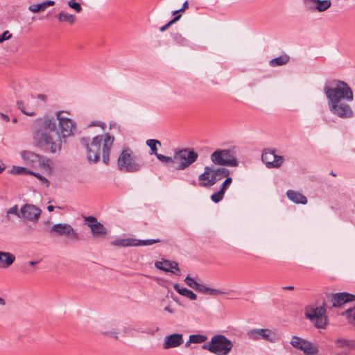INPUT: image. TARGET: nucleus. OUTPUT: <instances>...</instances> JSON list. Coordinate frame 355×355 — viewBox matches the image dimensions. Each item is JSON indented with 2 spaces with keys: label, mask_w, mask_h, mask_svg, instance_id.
I'll return each instance as SVG.
<instances>
[{
  "label": "nucleus",
  "mask_w": 355,
  "mask_h": 355,
  "mask_svg": "<svg viewBox=\"0 0 355 355\" xmlns=\"http://www.w3.org/2000/svg\"><path fill=\"white\" fill-rule=\"evenodd\" d=\"M323 91L328 101L329 110L333 114L340 119L354 116V112L347 103L354 99L353 92L347 83L334 80L325 84Z\"/></svg>",
  "instance_id": "1"
},
{
  "label": "nucleus",
  "mask_w": 355,
  "mask_h": 355,
  "mask_svg": "<svg viewBox=\"0 0 355 355\" xmlns=\"http://www.w3.org/2000/svg\"><path fill=\"white\" fill-rule=\"evenodd\" d=\"M37 128L33 132V137L38 146L47 148L55 153L61 150L62 140L57 130L56 122L49 116L38 118L35 121Z\"/></svg>",
  "instance_id": "2"
},
{
  "label": "nucleus",
  "mask_w": 355,
  "mask_h": 355,
  "mask_svg": "<svg viewBox=\"0 0 355 355\" xmlns=\"http://www.w3.org/2000/svg\"><path fill=\"white\" fill-rule=\"evenodd\" d=\"M114 140V137L109 133L97 135L89 143L87 139L83 138L81 142L86 147L88 161L92 163L97 162L101 153L103 163L108 164L110 150Z\"/></svg>",
  "instance_id": "3"
},
{
  "label": "nucleus",
  "mask_w": 355,
  "mask_h": 355,
  "mask_svg": "<svg viewBox=\"0 0 355 355\" xmlns=\"http://www.w3.org/2000/svg\"><path fill=\"white\" fill-rule=\"evenodd\" d=\"M232 347V342L223 334L213 336L209 343L202 346L203 349L216 355H227Z\"/></svg>",
  "instance_id": "4"
},
{
  "label": "nucleus",
  "mask_w": 355,
  "mask_h": 355,
  "mask_svg": "<svg viewBox=\"0 0 355 355\" xmlns=\"http://www.w3.org/2000/svg\"><path fill=\"white\" fill-rule=\"evenodd\" d=\"M326 304L324 302L320 306L313 305L305 309V317L309 319L318 329H324L328 324V318L326 315Z\"/></svg>",
  "instance_id": "5"
},
{
  "label": "nucleus",
  "mask_w": 355,
  "mask_h": 355,
  "mask_svg": "<svg viewBox=\"0 0 355 355\" xmlns=\"http://www.w3.org/2000/svg\"><path fill=\"white\" fill-rule=\"evenodd\" d=\"M118 168L121 171L135 173L141 168V164L137 161L133 151L125 148L120 153L117 160Z\"/></svg>",
  "instance_id": "6"
},
{
  "label": "nucleus",
  "mask_w": 355,
  "mask_h": 355,
  "mask_svg": "<svg viewBox=\"0 0 355 355\" xmlns=\"http://www.w3.org/2000/svg\"><path fill=\"white\" fill-rule=\"evenodd\" d=\"M210 159L214 164L220 166H237L239 164L234 152L229 149L215 150Z\"/></svg>",
  "instance_id": "7"
},
{
  "label": "nucleus",
  "mask_w": 355,
  "mask_h": 355,
  "mask_svg": "<svg viewBox=\"0 0 355 355\" xmlns=\"http://www.w3.org/2000/svg\"><path fill=\"white\" fill-rule=\"evenodd\" d=\"M198 157L197 152L189 148H183L174 153V159L179 162L178 170H184L194 163Z\"/></svg>",
  "instance_id": "8"
},
{
  "label": "nucleus",
  "mask_w": 355,
  "mask_h": 355,
  "mask_svg": "<svg viewBox=\"0 0 355 355\" xmlns=\"http://www.w3.org/2000/svg\"><path fill=\"white\" fill-rule=\"evenodd\" d=\"M66 114H69V113L64 111H58L55 114L59 121L60 133L64 138L72 135L76 130L75 122Z\"/></svg>",
  "instance_id": "9"
},
{
  "label": "nucleus",
  "mask_w": 355,
  "mask_h": 355,
  "mask_svg": "<svg viewBox=\"0 0 355 355\" xmlns=\"http://www.w3.org/2000/svg\"><path fill=\"white\" fill-rule=\"evenodd\" d=\"M246 335L248 339L254 341L263 340L273 343L279 339L277 333L274 330L269 329H252L248 331Z\"/></svg>",
  "instance_id": "10"
},
{
  "label": "nucleus",
  "mask_w": 355,
  "mask_h": 355,
  "mask_svg": "<svg viewBox=\"0 0 355 355\" xmlns=\"http://www.w3.org/2000/svg\"><path fill=\"white\" fill-rule=\"evenodd\" d=\"M290 343L295 349L302 351L304 355H316L318 353L316 345L302 338L293 336Z\"/></svg>",
  "instance_id": "11"
},
{
  "label": "nucleus",
  "mask_w": 355,
  "mask_h": 355,
  "mask_svg": "<svg viewBox=\"0 0 355 355\" xmlns=\"http://www.w3.org/2000/svg\"><path fill=\"white\" fill-rule=\"evenodd\" d=\"M50 232L59 236H66L71 240H79V235L76 230L68 223H57L50 228Z\"/></svg>",
  "instance_id": "12"
},
{
  "label": "nucleus",
  "mask_w": 355,
  "mask_h": 355,
  "mask_svg": "<svg viewBox=\"0 0 355 355\" xmlns=\"http://www.w3.org/2000/svg\"><path fill=\"white\" fill-rule=\"evenodd\" d=\"M261 159L267 168H279L284 162L282 156L277 155L275 150L266 149L261 155Z\"/></svg>",
  "instance_id": "13"
},
{
  "label": "nucleus",
  "mask_w": 355,
  "mask_h": 355,
  "mask_svg": "<svg viewBox=\"0 0 355 355\" xmlns=\"http://www.w3.org/2000/svg\"><path fill=\"white\" fill-rule=\"evenodd\" d=\"M21 218L25 220L36 222L38 220L41 209L31 204H25L20 209Z\"/></svg>",
  "instance_id": "14"
},
{
  "label": "nucleus",
  "mask_w": 355,
  "mask_h": 355,
  "mask_svg": "<svg viewBox=\"0 0 355 355\" xmlns=\"http://www.w3.org/2000/svg\"><path fill=\"white\" fill-rule=\"evenodd\" d=\"M21 157L27 164L33 165L35 164L39 163L42 164L44 168H50L49 159H46L42 156L32 151L23 150L21 153Z\"/></svg>",
  "instance_id": "15"
},
{
  "label": "nucleus",
  "mask_w": 355,
  "mask_h": 355,
  "mask_svg": "<svg viewBox=\"0 0 355 355\" xmlns=\"http://www.w3.org/2000/svg\"><path fill=\"white\" fill-rule=\"evenodd\" d=\"M199 184L203 187H210L216 183V178L212 171V166L205 167L204 172L198 177Z\"/></svg>",
  "instance_id": "16"
},
{
  "label": "nucleus",
  "mask_w": 355,
  "mask_h": 355,
  "mask_svg": "<svg viewBox=\"0 0 355 355\" xmlns=\"http://www.w3.org/2000/svg\"><path fill=\"white\" fill-rule=\"evenodd\" d=\"M333 307H340L344 304L355 300V295L348 293H338L329 295Z\"/></svg>",
  "instance_id": "17"
},
{
  "label": "nucleus",
  "mask_w": 355,
  "mask_h": 355,
  "mask_svg": "<svg viewBox=\"0 0 355 355\" xmlns=\"http://www.w3.org/2000/svg\"><path fill=\"white\" fill-rule=\"evenodd\" d=\"M183 343V335L182 334H173L165 336L162 347L164 349L175 348L180 346Z\"/></svg>",
  "instance_id": "18"
},
{
  "label": "nucleus",
  "mask_w": 355,
  "mask_h": 355,
  "mask_svg": "<svg viewBox=\"0 0 355 355\" xmlns=\"http://www.w3.org/2000/svg\"><path fill=\"white\" fill-rule=\"evenodd\" d=\"M155 266L157 268L163 271L170 272L176 275H180V269L176 261L165 259L155 262Z\"/></svg>",
  "instance_id": "19"
},
{
  "label": "nucleus",
  "mask_w": 355,
  "mask_h": 355,
  "mask_svg": "<svg viewBox=\"0 0 355 355\" xmlns=\"http://www.w3.org/2000/svg\"><path fill=\"white\" fill-rule=\"evenodd\" d=\"M304 3L309 9L319 12L327 10L331 5L330 0H304Z\"/></svg>",
  "instance_id": "20"
},
{
  "label": "nucleus",
  "mask_w": 355,
  "mask_h": 355,
  "mask_svg": "<svg viewBox=\"0 0 355 355\" xmlns=\"http://www.w3.org/2000/svg\"><path fill=\"white\" fill-rule=\"evenodd\" d=\"M87 225L91 229L94 237H104L107 234L106 228L99 222L96 223H87Z\"/></svg>",
  "instance_id": "21"
},
{
  "label": "nucleus",
  "mask_w": 355,
  "mask_h": 355,
  "mask_svg": "<svg viewBox=\"0 0 355 355\" xmlns=\"http://www.w3.org/2000/svg\"><path fill=\"white\" fill-rule=\"evenodd\" d=\"M286 196L291 201L296 204L306 205L308 202L305 196L294 190H288Z\"/></svg>",
  "instance_id": "22"
},
{
  "label": "nucleus",
  "mask_w": 355,
  "mask_h": 355,
  "mask_svg": "<svg viewBox=\"0 0 355 355\" xmlns=\"http://www.w3.org/2000/svg\"><path fill=\"white\" fill-rule=\"evenodd\" d=\"M15 257L10 252L0 251V267L8 268L15 261Z\"/></svg>",
  "instance_id": "23"
},
{
  "label": "nucleus",
  "mask_w": 355,
  "mask_h": 355,
  "mask_svg": "<svg viewBox=\"0 0 355 355\" xmlns=\"http://www.w3.org/2000/svg\"><path fill=\"white\" fill-rule=\"evenodd\" d=\"M174 289L181 295L184 296L191 300H196L197 295L192 291L184 287H180L178 284L173 286Z\"/></svg>",
  "instance_id": "24"
},
{
  "label": "nucleus",
  "mask_w": 355,
  "mask_h": 355,
  "mask_svg": "<svg viewBox=\"0 0 355 355\" xmlns=\"http://www.w3.org/2000/svg\"><path fill=\"white\" fill-rule=\"evenodd\" d=\"M196 291H198L200 293H204V294L208 293L211 295H218L225 293V292H224L223 291L209 288V287H207L205 285L200 284H199L198 287L196 288Z\"/></svg>",
  "instance_id": "25"
},
{
  "label": "nucleus",
  "mask_w": 355,
  "mask_h": 355,
  "mask_svg": "<svg viewBox=\"0 0 355 355\" xmlns=\"http://www.w3.org/2000/svg\"><path fill=\"white\" fill-rule=\"evenodd\" d=\"M135 239H119L111 242V245L119 247L134 246L136 243Z\"/></svg>",
  "instance_id": "26"
},
{
  "label": "nucleus",
  "mask_w": 355,
  "mask_h": 355,
  "mask_svg": "<svg viewBox=\"0 0 355 355\" xmlns=\"http://www.w3.org/2000/svg\"><path fill=\"white\" fill-rule=\"evenodd\" d=\"M212 171L214 178H216V182L223 178H227L230 175V171L225 168L220 167L216 168L214 166H212Z\"/></svg>",
  "instance_id": "27"
},
{
  "label": "nucleus",
  "mask_w": 355,
  "mask_h": 355,
  "mask_svg": "<svg viewBox=\"0 0 355 355\" xmlns=\"http://www.w3.org/2000/svg\"><path fill=\"white\" fill-rule=\"evenodd\" d=\"M289 61V57L284 54L277 58H273L270 61V64L272 67H277L286 64Z\"/></svg>",
  "instance_id": "28"
},
{
  "label": "nucleus",
  "mask_w": 355,
  "mask_h": 355,
  "mask_svg": "<svg viewBox=\"0 0 355 355\" xmlns=\"http://www.w3.org/2000/svg\"><path fill=\"white\" fill-rule=\"evenodd\" d=\"M146 145L150 148V155H155L157 156L159 153H157V146H161V142L157 139H148L146 141Z\"/></svg>",
  "instance_id": "29"
},
{
  "label": "nucleus",
  "mask_w": 355,
  "mask_h": 355,
  "mask_svg": "<svg viewBox=\"0 0 355 355\" xmlns=\"http://www.w3.org/2000/svg\"><path fill=\"white\" fill-rule=\"evenodd\" d=\"M17 105L18 109L24 114L29 116H33L36 115L34 111H31L28 110V106L25 104V103L23 101H17Z\"/></svg>",
  "instance_id": "30"
},
{
  "label": "nucleus",
  "mask_w": 355,
  "mask_h": 355,
  "mask_svg": "<svg viewBox=\"0 0 355 355\" xmlns=\"http://www.w3.org/2000/svg\"><path fill=\"white\" fill-rule=\"evenodd\" d=\"M58 19L60 21H67L73 24L76 20V17L73 15L61 12L58 15Z\"/></svg>",
  "instance_id": "31"
},
{
  "label": "nucleus",
  "mask_w": 355,
  "mask_h": 355,
  "mask_svg": "<svg viewBox=\"0 0 355 355\" xmlns=\"http://www.w3.org/2000/svg\"><path fill=\"white\" fill-rule=\"evenodd\" d=\"M207 340V336L202 334H192L190 335V342L195 344H200L205 343Z\"/></svg>",
  "instance_id": "32"
},
{
  "label": "nucleus",
  "mask_w": 355,
  "mask_h": 355,
  "mask_svg": "<svg viewBox=\"0 0 355 355\" xmlns=\"http://www.w3.org/2000/svg\"><path fill=\"white\" fill-rule=\"evenodd\" d=\"M10 173L15 175L21 174H31V171H28L26 168L22 166H13L10 171Z\"/></svg>",
  "instance_id": "33"
},
{
  "label": "nucleus",
  "mask_w": 355,
  "mask_h": 355,
  "mask_svg": "<svg viewBox=\"0 0 355 355\" xmlns=\"http://www.w3.org/2000/svg\"><path fill=\"white\" fill-rule=\"evenodd\" d=\"M11 215H15V216H17L18 218H21L20 209H19L17 205H15L6 211V217L8 220H10Z\"/></svg>",
  "instance_id": "34"
},
{
  "label": "nucleus",
  "mask_w": 355,
  "mask_h": 355,
  "mask_svg": "<svg viewBox=\"0 0 355 355\" xmlns=\"http://www.w3.org/2000/svg\"><path fill=\"white\" fill-rule=\"evenodd\" d=\"M161 242L160 239H146V240H138L135 239V245L134 246L139 245H150L155 243Z\"/></svg>",
  "instance_id": "35"
},
{
  "label": "nucleus",
  "mask_w": 355,
  "mask_h": 355,
  "mask_svg": "<svg viewBox=\"0 0 355 355\" xmlns=\"http://www.w3.org/2000/svg\"><path fill=\"white\" fill-rule=\"evenodd\" d=\"M345 313L348 322L355 327V306L353 309H347Z\"/></svg>",
  "instance_id": "36"
},
{
  "label": "nucleus",
  "mask_w": 355,
  "mask_h": 355,
  "mask_svg": "<svg viewBox=\"0 0 355 355\" xmlns=\"http://www.w3.org/2000/svg\"><path fill=\"white\" fill-rule=\"evenodd\" d=\"M156 157L161 162H162L165 164H170L173 163L175 161V159H174V157H168V156L159 154V153L158 155H157Z\"/></svg>",
  "instance_id": "37"
},
{
  "label": "nucleus",
  "mask_w": 355,
  "mask_h": 355,
  "mask_svg": "<svg viewBox=\"0 0 355 355\" xmlns=\"http://www.w3.org/2000/svg\"><path fill=\"white\" fill-rule=\"evenodd\" d=\"M46 9L45 4L44 2L37 4H32L29 6L28 10L33 12H38L41 10Z\"/></svg>",
  "instance_id": "38"
},
{
  "label": "nucleus",
  "mask_w": 355,
  "mask_h": 355,
  "mask_svg": "<svg viewBox=\"0 0 355 355\" xmlns=\"http://www.w3.org/2000/svg\"><path fill=\"white\" fill-rule=\"evenodd\" d=\"M224 194H225V192H223L222 190L220 189V191L213 193L211 196V199L213 202H216V203H218L219 202L220 200H222V199L224 197Z\"/></svg>",
  "instance_id": "39"
},
{
  "label": "nucleus",
  "mask_w": 355,
  "mask_h": 355,
  "mask_svg": "<svg viewBox=\"0 0 355 355\" xmlns=\"http://www.w3.org/2000/svg\"><path fill=\"white\" fill-rule=\"evenodd\" d=\"M184 282L186 284L189 286L190 288L196 290V288L198 287L199 283H198L195 279H193L192 277H191L189 275L187 276V277L184 279Z\"/></svg>",
  "instance_id": "40"
},
{
  "label": "nucleus",
  "mask_w": 355,
  "mask_h": 355,
  "mask_svg": "<svg viewBox=\"0 0 355 355\" xmlns=\"http://www.w3.org/2000/svg\"><path fill=\"white\" fill-rule=\"evenodd\" d=\"M181 17V15L175 16L173 19H172L170 21H168L166 24L159 28V31L162 32L165 31L168 29L173 24L176 22Z\"/></svg>",
  "instance_id": "41"
},
{
  "label": "nucleus",
  "mask_w": 355,
  "mask_h": 355,
  "mask_svg": "<svg viewBox=\"0 0 355 355\" xmlns=\"http://www.w3.org/2000/svg\"><path fill=\"white\" fill-rule=\"evenodd\" d=\"M232 182V178L227 177L226 180L223 182L220 190L225 193V191L228 189Z\"/></svg>",
  "instance_id": "42"
},
{
  "label": "nucleus",
  "mask_w": 355,
  "mask_h": 355,
  "mask_svg": "<svg viewBox=\"0 0 355 355\" xmlns=\"http://www.w3.org/2000/svg\"><path fill=\"white\" fill-rule=\"evenodd\" d=\"M31 175H34L35 177L37 178L43 184H45L46 187H49V181L42 175H41L40 173H35L31 171Z\"/></svg>",
  "instance_id": "43"
},
{
  "label": "nucleus",
  "mask_w": 355,
  "mask_h": 355,
  "mask_svg": "<svg viewBox=\"0 0 355 355\" xmlns=\"http://www.w3.org/2000/svg\"><path fill=\"white\" fill-rule=\"evenodd\" d=\"M68 6L73 9L76 12L79 13L82 11V7L79 3L73 2V3H68Z\"/></svg>",
  "instance_id": "44"
},
{
  "label": "nucleus",
  "mask_w": 355,
  "mask_h": 355,
  "mask_svg": "<svg viewBox=\"0 0 355 355\" xmlns=\"http://www.w3.org/2000/svg\"><path fill=\"white\" fill-rule=\"evenodd\" d=\"M11 37L12 34L10 33L8 31H4L1 35H0V43H3L4 41L9 40Z\"/></svg>",
  "instance_id": "45"
},
{
  "label": "nucleus",
  "mask_w": 355,
  "mask_h": 355,
  "mask_svg": "<svg viewBox=\"0 0 355 355\" xmlns=\"http://www.w3.org/2000/svg\"><path fill=\"white\" fill-rule=\"evenodd\" d=\"M335 343L338 347H342L348 345V340L343 338H338L335 340Z\"/></svg>",
  "instance_id": "46"
},
{
  "label": "nucleus",
  "mask_w": 355,
  "mask_h": 355,
  "mask_svg": "<svg viewBox=\"0 0 355 355\" xmlns=\"http://www.w3.org/2000/svg\"><path fill=\"white\" fill-rule=\"evenodd\" d=\"M102 334L105 336H110V337L117 339L119 332H117L116 331H102Z\"/></svg>",
  "instance_id": "47"
},
{
  "label": "nucleus",
  "mask_w": 355,
  "mask_h": 355,
  "mask_svg": "<svg viewBox=\"0 0 355 355\" xmlns=\"http://www.w3.org/2000/svg\"><path fill=\"white\" fill-rule=\"evenodd\" d=\"M188 7H189V3H188V1H187L183 3L182 7L180 9L174 11L173 12V14L175 15V14L178 13L179 12H184L187 8H188Z\"/></svg>",
  "instance_id": "48"
},
{
  "label": "nucleus",
  "mask_w": 355,
  "mask_h": 355,
  "mask_svg": "<svg viewBox=\"0 0 355 355\" xmlns=\"http://www.w3.org/2000/svg\"><path fill=\"white\" fill-rule=\"evenodd\" d=\"M85 220L87 223H98L96 218L94 216L85 217Z\"/></svg>",
  "instance_id": "49"
},
{
  "label": "nucleus",
  "mask_w": 355,
  "mask_h": 355,
  "mask_svg": "<svg viewBox=\"0 0 355 355\" xmlns=\"http://www.w3.org/2000/svg\"><path fill=\"white\" fill-rule=\"evenodd\" d=\"M0 117L5 121L8 122L10 121V117L8 115L3 114L2 112L0 113Z\"/></svg>",
  "instance_id": "50"
},
{
  "label": "nucleus",
  "mask_w": 355,
  "mask_h": 355,
  "mask_svg": "<svg viewBox=\"0 0 355 355\" xmlns=\"http://www.w3.org/2000/svg\"><path fill=\"white\" fill-rule=\"evenodd\" d=\"M44 4H45V7L46 8L47 6H53L55 4V1H44Z\"/></svg>",
  "instance_id": "51"
},
{
  "label": "nucleus",
  "mask_w": 355,
  "mask_h": 355,
  "mask_svg": "<svg viewBox=\"0 0 355 355\" xmlns=\"http://www.w3.org/2000/svg\"><path fill=\"white\" fill-rule=\"evenodd\" d=\"M282 289L293 291L294 289V287L293 286H284L282 287Z\"/></svg>",
  "instance_id": "52"
},
{
  "label": "nucleus",
  "mask_w": 355,
  "mask_h": 355,
  "mask_svg": "<svg viewBox=\"0 0 355 355\" xmlns=\"http://www.w3.org/2000/svg\"><path fill=\"white\" fill-rule=\"evenodd\" d=\"M164 309H165V311H166L171 313H173L174 312V311L169 306H166Z\"/></svg>",
  "instance_id": "53"
},
{
  "label": "nucleus",
  "mask_w": 355,
  "mask_h": 355,
  "mask_svg": "<svg viewBox=\"0 0 355 355\" xmlns=\"http://www.w3.org/2000/svg\"><path fill=\"white\" fill-rule=\"evenodd\" d=\"M5 168H6V166H5L4 164L0 163V173L1 172H3Z\"/></svg>",
  "instance_id": "54"
},
{
  "label": "nucleus",
  "mask_w": 355,
  "mask_h": 355,
  "mask_svg": "<svg viewBox=\"0 0 355 355\" xmlns=\"http://www.w3.org/2000/svg\"><path fill=\"white\" fill-rule=\"evenodd\" d=\"M6 304V300L0 297V305L5 306Z\"/></svg>",
  "instance_id": "55"
},
{
  "label": "nucleus",
  "mask_w": 355,
  "mask_h": 355,
  "mask_svg": "<svg viewBox=\"0 0 355 355\" xmlns=\"http://www.w3.org/2000/svg\"><path fill=\"white\" fill-rule=\"evenodd\" d=\"M37 98L42 101H45L46 100V96L45 95H43V94H40L38 95Z\"/></svg>",
  "instance_id": "56"
},
{
  "label": "nucleus",
  "mask_w": 355,
  "mask_h": 355,
  "mask_svg": "<svg viewBox=\"0 0 355 355\" xmlns=\"http://www.w3.org/2000/svg\"><path fill=\"white\" fill-rule=\"evenodd\" d=\"M191 343H193V342H190V337H189V340L185 343V347H189Z\"/></svg>",
  "instance_id": "57"
},
{
  "label": "nucleus",
  "mask_w": 355,
  "mask_h": 355,
  "mask_svg": "<svg viewBox=\"0 0 355 355\" xmlns=\"http://www.w3.org/2000/svg\"><path fill=\"white\" fill-rule=\"evenodd\" d=\"M47 209L49 211H53L54 210V207L53 205H49L47 207Z\"/></svg>",
  "instance_id": "58"
},
{
  "label": "nucleus",
  "mask_w": 355,
  "mask_h": 355,
  "mask_svg": "<svg viewBox=\"0 0 355 355\" xmlns=\"http://www.w3.org/2000/svg\"><path fill=\"white\" fill-rule=\"evenodd\" d=\"M98 125L104 129V128L105 126V124L104 123H102V122H98Z\"/></svg>",
  "instance_id": "59"
},
{
  "label": "nucleus",
  "mask_w": 355,
  "mask_h": 355,
  "mask_svg": "<svg viewBox=\"0 0 355 355\" xmlns=\"http://www.w3.org/2000/svg\"><path fill=\"white\" fill-rule=\"evenodd\" d=\"M37 263V262H36V261H29V263H29V265H31V266H35Z\"/></svg>",
  "instance_id": "60"
},
{
  "label": "nucleus",
  "mask_w": 355,
  "mask_h": 355,
  "mask_svg": "<svg viewBox=\"0 0 355 355\" xmlns=\"http://www.w3.org/2000/svg\"><path fill=\"white\" fill-rule=\"evenodd\" d=\"M114 126H115V123H110V129H111V128H113V127H114Z\"/></svg>",
  "instance_id": "61"
},
{
  "label": "nucleus",
  "mask_w": 355,
  "mask_h": 355,
  "mask_svg": "<svg viewBox=\"0 0 355 355\" xmlns=\"http://www.w3.org/2000/svg\"><path fill=\"white\" fill-rule=\"evenodd\" d=\"M17 122V118H14V119H12V123H16Z\"/></svg>",
  "instance_id": "62"
},
{
  "label": "nucleus",
  "mask_w": 355,
  "mask_h": 355,
  "mask_svg": "<svg viewBox=\"0 0 355 355\" xmlns=\"http://www.w3.org/2000/svg\"><path fill=\"white\" fill-rule=\"evenodd\" d=\"M73 2H76L75 0H69L68 3H70L71 4L73 3Z\"/></svg>",
  "instance_id": "63"
},
{
  "label": "nucleus",
  "mask_w": 355,
  "mask_h": 355,
  "mask_svg": "<svg viewBox=\"0 0 355 355\" xmlns=\"http://www.w3.org/2000/svg\"><path fill=\"white\" fill-rule=\"evenodd\" d=\"M330 174H331L332 176H336V174H335L333 171H331V172L330 173Z\"/></svg>",
  "instance_id": "64"
}]
</instances>
